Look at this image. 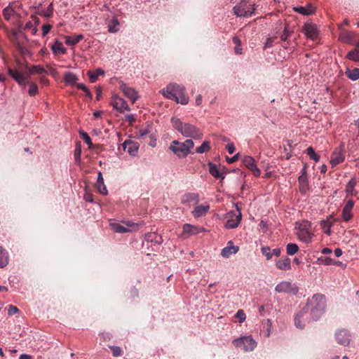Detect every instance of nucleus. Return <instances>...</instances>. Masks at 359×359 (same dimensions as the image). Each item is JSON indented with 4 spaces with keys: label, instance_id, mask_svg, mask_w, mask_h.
<instances>
[{
    "label": "nucleus",
    "instance_id": "c03bdc74",
    "mask_svg": "<svg viewBox=\"0 0 359 359\" xmlns=\"http://www.w3.org/2000/svg\"><path fill=\"white\" fill-rule=\"evenodd\" d=\"M210 149V147L209 146V142L205 141L200 147L196 148V151L198 154H203L205 151H209Z\"/></svg>",
    "mask_w": 359,
    "mask_h": 359
},
{
    "label": "nucleus",
    "instance_id": "864d4df0",
    "mask_svg": "<svg viewBox=\"0 0 359 359\" xmlns=\"http://www.w3.org/2000/svg\"><path fill=\"white\" fill-rule=\"evenodd\" d=\"M342 217L344 221L348 222L353 217L351 210L343 208Z\"/></svg>",
    "mask_w": 359,
    "mask_h": 359
},
{
    "label": "nucleus",
    "instance_id": "aec40b11",
    "mask_svg": "<svg viewBox=\"0 0 359 359\" xmlns=\"http://www.w3.org/2000/svg\"><path fill=\"white\" fill-rule=\"evenodd\" d=\"M199 201L198 194L196 193H188L183 196L182 203L189 207L196 205Z\"/></svg>",
    "mask_w": 359,
    "mask_h": 359
},
{
    "label": "nucleus",
    "instance_id": "f8f14e48",
    "mask_svg": "<svg viewBox=\"0 0 359 359\" xmlns=\"http://www.w3.org/2000/svg\"><path fill=\"white\" fill-rule=\"evenodd\" d=\"M111 104L118 111L122 113L125 111H130V108L127 102L121 97L114 95L111 102Z\"/></svg>",
    "mask_w": 359,
    "mask_h": 359
},
{
    "label": "nucleus",
    "instance_id": "e2e57ef3",
    "mask_svg": "<svg viewBox=\"0 0 359 359\" xmlns=\"http://www.w3.org/2000/svg\"><path fill=\"white\" fill-rule=\"evenodd\" d=\"M226 149H227L228 152L231 154L235 151V146L233 142L228 143L226 146Z\"/></svg>",
    "mask_w": 359,
    "mask_h": 359
},
{
    "label": "nucleus",
    "instance_id": "393cba45",
    "mask_svg": "<svg viewBox=\"0 0 359 359\" xmlns=\"http://www.w3.org/2000/svg\"><path fill=\"white\" fill-rule=\"evenodd\" d=\"M346 57L355 62H359V41L355 43V48L347 53Z\"/></svg>",
    "mask_w": 359,
    "mask_h": 359
},
{
    "label": "nucleus",
    "instance_id": "052dcab7",
    "mask_svg": "<svg viewBox=\"0 0 359 359\" xmlns=\"http://www.w3.org/2000/svg\"><path fill=\"white\" fill-rule=\"evenodd\" d=\"M52 25L46 24L42 27V35L46 36L51 29Z\"/></svg>",
    "mask_w": 359,
    "mask_h": 359
},
{
    "label": "nucleus",
    "instance_id": "bf43d9fd",
    "mask_svg": "<svg viewBox=\"0 0 359 359\" xmlns=\"http://www.w3.org/2000/svg\"><path fill=\"white\" fill-rule=\"evenodd\" d=\"M18 312H19V309L16 306H13V305L9 306L8 311V315L13 316Z\"/></svg>",
    "mask_w": 359,
    "mask_h": 359
},
{
    "label": "nucleus",
    "instance_id": "603ef678",
    "mask_svg": "<svg viewBox=\"0 0 359 359\" xmlns=\"http://www.w3.org/2000/svg\"><path fill=\"white\" fill-rule=\"evenodd\" d=\"M74 158L76 163H80L81 161V144H78L74 150Z\"/></svg>",
    "mask_w": 359,
    "mask_h": 359
},
{
    "label": "nucleus",
    "instance_id": "4d7b16f0",
    "mask_svg": "<svg viewBox=\"0 0 359 359\" xmlns=\"http://www.w3.org/2000/svg\"><path fill=\"white\" fill-rule=\"evenodd\" d=\"M32 29V34H35L37 32L36 27H34L32 21H29L25 24V29Z\"/></svg>",
    "mask_w": 359,
    "mask_h": 359
},
{
    "label": "nucleus",
    "instance_id": "7ed1b4c3",
    "mask_svg": "<svg viewBox=\"0 0 359 359\" xmlns=\"http://www.w3.org/2000/svg\"><path fill=\"white\" fill-rule=\"evenodd\" d=\"M171 124L172 126L183 136L194 139H200L203 136V133L196 126L189 123H184L178 118H172Z\"/></svg>",
    "mask_w": 359,
    "mask_h": 359
},
{
    "label": "nucleus",
    "instance_id": "a18cd8bd",
    "mask_svg": "<svg viewBox=\"0 0 359 359\" xmlns=\"http://www.w3.org/2000/svg\"><path fill=\"white\" fill-rule=\"evenodd\" d=\"M355 186V182L354 181V180H351L348 184H346V192L347 193V195H353V191H354V187Z\"/></svg>",
    "mask_w": 359,
    "mask_h": 359
},
{
    "label": "nucleus",
    "instance_id": "774afa93",
    "mask_svg": "<svg viewBox=\"0 0 359 359\" xmlns=\"http://www.w3.org/2000/svg\"><path fill=\"white\" fill-rule=\"evenodd\" d=\"M126 120L132 124L135 121V118L132 114H128L126 116Z\"/></svg>",
    "mask_w": 359,
    "mask_h": 359
},
{
    "label": "nucleus",
    "instance_id": "6e6d98bb",
    "mask_svg": "<svg viewBox=\"0 0 359 359\" xmlns=\"http://www.w3.org/2000/svg\"><path fill=\"white\" fill-rule=\"evenodd\" d=\"M236 317L239 319L240 323H243L246 318V315L242 309H239L236 314Z\"/></svg>",
    "mask_w": 359,
    "mask_h": 359
},
{
    "label": "nucleus",
    "instance_id": "473e14b6",
    "mask_svg": "<svg viewBox=\"0 0 359 359\" xmlns=\"http://www.w3.org/2000/svg\"><path fill=\"white\" fill-rule=\"evenodd\" d=\"M51 50L53 53L55 55L65 54L67 51L66 48L63 47L62 43L58 40H56L54 44L51 46Z\"/></svg>",
    "mask_w": 359,
    "mask_h": 359
},
{
    "label": "nucleus",
    "instance_id": "c9c22d12",
    "mask_svg": "<svg viewBox=\"0 0 359 359\" xmlns=\"http://www.w3.org/2000/svg\"><path fill=\"white\" fill-rule=\"evenodd\" d=\"M345 74H346V76L352 81H356V80L359 79V69L358 68H354L353 69H347Z\"/></svg>",
    "mask_w": 359,
    "mask_h": 359
},
{
    "label": "nucleus",
    "instance_id": "a211bd4d",
    "mask_svg": "<svg viewBox=\"0 0 359 359\" xmlns=\"http://www.w3.org/2000/svg\"><path fill=\"white\" fill-rule=\"evenodd\" d=\"M120 90L123 93L126 97L131 100L133 103H135L137 100L138 95L137 91L134 88L128 86L126 83H121L120 85Z\"/></svg>",
    "mask_w": 359,
    "mask_h": 359
},
{
    "label": "nucleus",
    "instance_id": "6e6552de",
    "mask_svg": "<svg viewBox=\"0 0 359 359\" xmlns=\"http://www.w3.org/2000/svg\"><path fill=\"white\" fill-rule=\"evenodd\" d=\"M297 236L299 239L304 243H310L313 234L311 233V223L307 221H303L298 224L297 227Z\"/></svg>",
    "mask_w": 359,
    "mask_h": 359
},
{
    "label": "nucleus",
    "instance_id": "2f4dec72",
    "mask_svg": "<svg viewBox=\"0 0 359 359\" xmlns=\"http://www.w3.org/2000/svg\"><path fill=\"white\" fill-rule=\"evenodd\" d=\"M210 209L209 205H198L195 208L192 212L193 215L195 217H200L205 215Z\"/></svg>",
    "mask_w": 359,
    "mask_h": 359
},
{
    "label": "nucleus",
    "instance_id": "69168bd1",
    "mask_svg": "<svg viewBox=\"0 0 359 359\" xmlns=\"http://www.w3.org/2000/svg\"><path fill=\"white\" fill-rule=\"evenodd\" d=\"M323 263L325 264V265H332V264H336V262L334 260H333L331 258H329V257H326L323 260Z\"/></svg>",
    "mask_w": 359,
    "mask_h": 359
},
{
    "label": "nucleus",
    "instance_id": "72a5a7b5",
    "mask_svg": "<svg viewBox=\"0 0 359 359\" xmlns=\"http://www.w3.org/2000/svg\"><path fill=\"white\" fill-rule=\"evenodd\" d=\"M8 264V255L6 250L0 246V268H4Z\"/></svg>",
    "mask_w": 359,
    "mask_h": 359
},
{
    "label": "nucleus",
    "instance_id": "2eb2a0df",
    "mask_svg": "<svg viewBox=\"0 0 359 359\" xmlns=\"http://www.w3.org/2000/svg\"><path fill=\"white\" fill-rule=\"evenodd\" d=\"M345 159V152L344 147H340L337 149L331 155L330 163L332 165L336 166L342 163Z\"/></svg>",
    "mask_w": 359,
    "mask_h": 359
},
{
    "label": "nucleus",
    "instance_id": "39448f33",
    "mask_svg": "<svg viewBox=\"0 0 359 359\" xmlns=\"http://www.w3.org/2000/svg\"><path fill=\"white\" fill-rule=\"evenodd\" d=\"M194 146V143L191 140H187L183 142L174 140L169 146V149L181 158L187 157L191 153V149Z\"/></svg>",
    "mask_w": 359,
    "mask_h": 359
},
{
    "label": "nucleus",
    "instance_id": "9b49d317",
    "mask_svg": "<svg viewBox=\"0 0 359 359\" xmlns=\"http://www.w3.org/2000/svg\"><path fill=\"white\" fill-rule=\"evenodd\" d=\"M275 290L279 293L287 292L292 294H297L299 289L297 286L290 282L282 281L276 286Z\"/></svg>",
    "mask_w": 359,
    "mask_h": 359
},
{
    "label": "nucleus",
    "instance_id": "37998d69",
    "mask_svg": "<svg viewBox=\"0 0 359 359\" xmlns=\"http://www.w3.org/2000/svg\"><path fill=\"white\" fill-rule=\"evenodd\" d=\"M306 154L309 155V158L316 162H318L320 159V156L316 154L314 149L312 147H309L306 149Z\"/></svg>",
    "mask_w": 359,
    "mask_h": 359
},
{
    "label": "nucleus",
    "instance_id": "f3484780",
    "mask_svg": "<svg viewBox=\"0 0 359 359\" xmlns=\"http://www.w3.org/2000/svg\"><path fill=\"white\" fill-rule=\"evenodd\" d=\"M298 182L299 191L304 194H306L309 189V184L308 182L306 168L302 169V175L298 178Z\"/></svg>",
    "mask_w": 359,
    "mask_h": 359
},
{
    "label": "nucleus",
    "instance_id": "bb28decb",
    "mask_svg": "<svg viewBox=\"0 0 359 359\" xmlns=\"http://www.w3.org/2000/svg\"><path fill=\"white\" fill-rule=\"evenodd\" d=\"M208 165L209 168V172L212 176H213L215 178H221L222 180L224 179V175L220 172L215 164L209 163Z\"/></svg>",
    "mask_w": 359,
    "mask_h": 359
},
{
    "label": "nucleus",
    "instance_id": "09e8293b",
    "mask_svg": "<svg viewBox=\"0 0 359 359\" xmlns=\"http://www.w3.org/2000/svg\"><path fill=\"white\" fill-rule=\"evenodd\" d=\"M18 49L20 55L23 57L27 55L30 56L32 55L30 50L27 48L23 46L22 45L18 44Z\"/></svg>",
    "mask_w": 359,
    "mask_h": 359
},
{
    "label": "nucleus",
    "instance_id": "4c0bfd02",
    "mask_svg": "<svg viewBox=\"0 0 359 359\" xmlns=\"http://www.w3.org/2000/svg\"><path fill=\"white\" fill-rule=\"evenodd\" d=\"M79 135L82 140L88 144L90 149H93L95 147V145L92 143L91 139L87 133L83 130H80Z\"/></svg>",
    "mask_w": 359,
    "mask_h": 359
},
{
    "label": "nucleus",
    "instance_id": "a878e982",
    "mask_svg": "<svg viewBox=\"0 0 359 359\" xmlns=\"http://www.w3.org/2000/svg\"><path fill=\"white\" fill-rule=\"evenodd\" d=\"M120 23L116 17H113L112 19L107 22L108 31L110 33H116L120 29Z\"/></svg>",
    "mask_w": 359,
    "mask_h": 359
},
{
    "label": "nucleus",
    "instance_id": "c85d7f7f",
    "mask_svg": "<svg viewBox=\"0 0 359 359\" xmlns=\"http://www.w3.org/2000/svg\"><path fill=\"white\" fill-rule=\"evenodd\" d=\"M84 36L83 34H77L74 35L73 36H65V43L67 46H75L77 44L79 41H81L82 39H83Z\"/></svg>",
    "mask_w": 359,
    "mask_h": 359
},
{
    "label": "nucleus",
    "instance_id": "0eeeda50",
    "mask_svg": "<svg viewBox=\"0 0 359 359\" xmlns=\"http://www.w3.org/2000/svg\"><path fill=\"white\" fill-rule=\"evenodd\" d=\"M232 344L237 348H241L244 352L252 351L257 346L256 341L251 336L241 337L233 340Z\"/></svg>",
    "mask_w": 359,
    "mask_h": 359
},
{
    "label": "nucleus",
    "instance_id": "b1692460",
    "mask_svg": "<svg viewBox=\"0 0 359 359\" xmlns=\"http://www.w3.org/2000/svg\"><path fill=\"white\" fill-rule=\"evenodd\" d=\"M238 247L233 245L231 241L228 243V245L223 248L221 252V255L223 257H229L232 254H236L238 251Z\"/></svg>",
    "mask_w": 359,
    "mask_h": 359
},
{
    "label": "nucleus",
    "instance_id": "0e129e2a",
    "mask_svg": "<svg viewBox=\"0 0 359 359\" xmlns=\"http://www.w3.org/2000/svg\"><path fill=\"white\" fill-rule=\"evenodd\" d=\"M238 156H239V154H236V155H234L233 156H232L231 158L226 157V160L228 163L231 164V163H233L237 161L238 159Z\"/></svg>",
    "mask_w": 359,
    "mask_h": 359
},
{
    "label": "nucleus",
    "instance_id": "c756f323",
    "mask_svg": "<svg viewBox=\"0 0 359 359\" xmlns=\"http://www.w3.org/2000/svg\"><path fill=\"white\" fill-rule=\"evenodd\" d=\"M111 229L116 233H124L131 232V229L126 228L124 225H122L116 222L110 223Z\"/></svg>",
    "mask_w": 359,
    "mask_h": 359
},
{
    "label": "nucleus",
    "instance_id": "3c124183",
    "mask_svg": "<svg viewBox=\"0 0 359 359\" xmlns=\"http://www.w3.org/2000/svg\"><path fill=\"white\" fill-rule=\"evenodd\" d=\"M292 31L288 29V27L285 26L283 33L280 35V39L283 41H286L287 38L292 34Z\"/></svg>",
    "mask_w": 359,
    "mask_h": 359
},
{
    "label": "nucleus",
    "instance_id": "58836bf2",
    "mask_svg": "<svg viewBox=\"0 0 359 359\" xmlns=\"http://www.w3.org/2000/svg\"><path fill=\"white\" fill-rule=\"evenodd\" d=\"M332 225V222H330V219L323 220V221H321V223H320V226H321L324 233L329 236L331 234Z\"/></svg>",
    "mask_w": 359,
    "mask_h": 359
},
{
    "label": "nucleus",
    "instance_id": "e433bc0d",
    "mask_svg": "<svg viewBox=\"0 0 359 359\" xmlns=\"http://www.w3.org/2000/svg\"><path fill=\"white\" fill-rule=\"evenodd\" d=\"M78 78L75 74L72 72H66L64 77V81L67 84L74 85Z\"/></svg>",
    "mask_w": 359,
    "mask_h": 359
},
{
    "label": "nucleus",
    "instance_id": "cd10ccee",
    "mask_svg": "<svg viewBox=\"0 0 359 359\" xmlns=\"http://www.w3.org/2000/svg\"><path fill=\"white\" fill-rule=\"evenodd\" d=\"M294 11L304 15H309L315 12V8L311 5H306V6H299L294 8Z\"/></svg>",
    "mask_w": 359,
    "mask_h": 359
},
{
    "label": "nucleus",
    "instance_id": "f03ea898",
    "mask_svg": "<svg viewBox=\"0 0 359 359\" xmlns=\"http://www.w3.org/2000/svg\"><path fill=\"white\" fill-rule=\"evenodd\" d=\"M162 93L168 99L173 100L177 103L187 104L189 102V97L185 92V88L178 84H169Z\"/></svg>",
    "mask_w": 359,
    "mask_h": 359
},
{
    "label": "nucleus",
    "instance_id": "9d476101",
    "mask_svg": "<svg viewBox=\"0 0 359 359\" xmlns=\"http://www.w3.org/2000/svg\"><path fill=\"white\" fill-rule=\"evenodd\" d=\"M242 215L241 211L237 209L236 212L230 211L227 213L226 222L224 225L226 229H234L238 226L241 222Z\"/></svg>",
    "mask_w": 359,
    "mask_h": 359
},
{
    "label": "nucleus",
    "instance_id": "13d9d810",
    "mask_svg": "<svg viewBox=\"0 0 359 359\" xmlns=\"http://www.w3.org/2000/svg\"><path fill=\"white\" fill-rule=\"evenodd\" d=\"M276 37H269L266 39V43L264 44V48H271L273 46V42Z\"/></svg>",
    "mask_w": 359,
    "mask_h": 359
},
{
    "label": "nucleus",
    "instance_id": "f257e3e1",
    "mask_svg": "<svg viewBox=\"0 0 359 359\" xmlns=\"http://www.w3.org/2000/svg\"><path fill=\"white\" fill-rule=\"evenodd\" d=\"M305 306L313 320H318L324 313L326 306L325 295L318 293L313 294L311 298L308 299Z\"/></svg>",
    "mask_w": 359,
    "mask_h": 359
},
{
    "label": "nucleus",
    "instance_id": "4468645a",
    "mask_svg": "<svg viewBox=\"0 0 359 359\" xmlns=\"http://www.w3.org/2000/svg\"><path fill=\"white\" fill-rule=\"evenodd\" d=\"M243 164L250 170L255 177L260 175L261 172L255 164V161L252 157L250 156H244L243 158Z\"/></svg>",
    "mask_w": 359,
    "mask_h": 359
},
{
    "label": "nucleus",
    "instance_id": "ddd939ff",
    "mask_svg": "<svg viewBox=\"0 0 359 359\" xmlns=\"http://www.w3.org/2000/svg\"><path fill=\"white\" fill-rule=\"evenodd\" d=\"M335 339L339 344L346 346L350 344L351 334L345 329L339 330L335 333Z\"/></svg>",
    "mask_w": 359,
    "mask_h": 359
},
{
    "label": "nucleus",
    "instance_id": "4be33fe9",
    "mask_svg": "<svg viewBox=\"0 0 359 359\" xmlns=\"http://www.w3.org/2000/svg\"><path fill=\"white\" fill-rule=\"evenodd\" d=\"M18 7V3L12 2L3 10V15L6 20H9L12 15H18L16 8Z\"/></svg>",
    "mask_w": 359,
    "mask_h": 359
},
{
    "label": "nucleus",
    "instance_id": "79ce46f5",
    "mask_svg": "<svg viewBox=\"0 0 359 359\" xmlns=\"http://www.w3.org/2000/svg\"><path fill=\"white\" fill-rule=\"evenodd\" d=\"M38 15L43 16L44 18H50L53 13V7L52 4H50L48 7L47 11H40L36 13Z\"/></svg>",
    "mask_w": 359,
    "mask_h": 359
},
{
    "label": "nucleus",
    "instance_id": "dca6fc26",
    "mask_svg": "<svg viewBox=\"0 0 359 359\" xmlns=\"http://www.w3.org/2000/svg\"><path fill=\"white\" fill-rule=\"evenodd\" d=\"M303 32L306 38L313 41L316 40L318 36L317 27L313 23H305L303 27Z\"/></svg>",
    "mask_w": 359,
    "mask_h": 359
},
{
    "label": "nucleus",
    "instance_id": "338daca9",
    "mask_svg": "<svg viewBox=\"0 0 359 359\" xmlns=\"http://www.w3.org/2000/svg\"><path fill=\"white\" fill-rule=\"evenodd\" d=\"M354 205V202L352 200H348L346 203V204L345 205L344 208L346 210H352V208Z\"/></svg>",
    "mask_w": 359,
    "mask_h": 359
},
{
    "label": "nucleus",
    "instance_id": "1a4fd4ad",
    "mask_svg": "<svg viewBox=\"0 0 359 359\" xmlns=\"http://www.w3.org/2000/svg\"><path fill=\"white\" fill-rule=\"evenodd\" d=\"M313 320L312 318L304 306L294 316V325L297 328L304 329L306 323Z\"/></svg>",
    "mask_w": 359,
    "mask_h": 359
},
{
    "label": "nucleus",
    "instance_id": "f704fd0d",
    "mask_svg": "<svg viewBox=\"0 0 359 359\" xmlns=\"http://www.w3.org/2000/svg\"><path fill=\"white\" fill-rule=\"evenodd\" d=\"M104 72L102 69H97L95 72H88V76H89V80L91 83H95L100 75H104Z\"/></svg>",
    "mask_w": 359,
    "mask_h": 359
},
{
    "label": "nucleus",
    "instance_id": "de8ad7c7",
    "mask_svg": "<svg viewBox=\"0 0 359 359\" xmlns=\"http://www.w3.org/2000/svg\"><path fill=\"white\" fill-rule=\"evenodd\" d=\"M109 348L111 349V351L112 352V355L114 357H118V356L122 355V354H123V351L120 346H109Z\"/></svg>",
    "mask_w": 359,
    "mask_h": 359
},
{
    "label": "nucleus",
    "instance_id": "6ab92c4d",
    "mask_svg": "<svg viewBox=\"0 0 359 359\" xmlns=\"http://www.w3.org/2000/svg\"><path fill=\"white\" fill-rule=\"evenodd\" d=\"M202 231H203V228L194 226L189 224H185L183 226V231L182 235L184 238H188L192 235L198 234Z\"/></svg>",
    "mask_w": 359,
    "mask_h": 359
},
{
    "label": "nucleus",
    "instance_id": "49530a36",
    "mask_svg": "<svg viewBox=\"0 0 359 359\" xmlns=\"http://www.w3.org/2000/svg\"><path fill=\"white\" fill-rule=\"evenodd\" d=\"M261 251L262 255L266 257V259L269 260L273 257L272 251L269 247H262Z\"/></svg>",
    "mask_w": 359,
    "mask_h": 359
},
{
    "label": "nucleus",
    "instance_id": "7c9ffc66",
    "mask_svg": "<svg viewBox=\"0 0 359 359\" xmlns=\"http://www.w3.org/2000/svg\"><path fill=\"white\" fill-rule=\"evenodd\" d=\"M123 148L132 156H135L138 151V147L130 141H125Z\"/></svg>",
    "mask_w": 359,
    "mask_h": 359
},
{
    "label": "nucleus",
    "instance_id": "412c9836",
    "mask_svg": "<svg viewBox=\"0 0 359 359\" xmlns=\"http://www.w3.org/2000/svg\"><path fill=\"white\" fill-rule=\"evenodd\" d=\"M356 37L357 35L355 32L348 31L343 32L339 36V39L342 42L353 44L354 46L355 45V43L359 41Z\"/></svg>",
    "mask_w": 359,
    "mask_h": 359
},
{
    "label": "nucleus",
    "instance_id": "5fc2aeb1",
    "mask_svg": "<svg viewBox=\"0 0 359 359\" xmlns=\"http://www.w3.org/2000/svg\"><path fill=\"white\" fill-rule=\"evenodd\" d=\"M76 87H77L78 89L83 90L86 93V95L88 97H92L91 93L90 92V90L86 86L85 84H83V83H79V84L76 85Z\"/></svg>",
    "mask_w": 359,
    "mask_h": 359
},
{
    "label": "nucleus",
    "instance_id": "680f3d73",
    "mask_svg": "<svg viewBox=\"0 0 359 359\" xmlns=\"http://www.w3.org/2000/svg\"><path fill=\"white\" fill-rule=\"evenodd\" d=\"M97 189H98V191H99V192L100 194H102L103 195H107V189L105 185L104 184V183L97 185Z\"/></svg>",
    "mask_w": 359,
    "mask_h": 359
},
{
    "label": "nucleus",
    "instance_id": "8fccbe9b",
    "mask_svg": "<svg viewBox=\"0 0 359 359\" xmlns=\"http://www.w3.org/2000/svg\"><path fill=\"white\" fill-rule=\"evenodd\" d=\"M123 223L126 228L131 229V231H137L139 229V224L131 221H125Z\"/></svg>",
    "mask_w": 359,
    "mask_h": 359
},
{
    "label": "nucleus",
    "instance_id": "20e7f679",
    "mask_svg": "<svg viewBox=\"0 0 359 359\" xmlns=\"http://www.w3.org/2000/svg\"><path fill=\"white\" fill-rule=\"evenodd\" d=\"M8 73L19 85L25 86L29 75L35 74L41 75L46 74L47 71L41 65H33L29 68L27 75L11 67L8 68Z\"/></svg>",
    "mask_w": 359,
    "mask_h": 359
},
{
    "label": "nucleus",
    "instance_id": "a19ab883",
    "mask_svg": "<svg viewBox=\"0 0 359 359\" xmlns=\"http://www.w3.org/2000/svg\"><path fill=\"white\" fill-rule=\"evenodd\" d=\"M29 86V88L28 90V94L29 96L33 97L35 96L39 93V89L37 85L34 82H26Z\"/></svg>",
    "mask_w": 359,
    "mask_h": 359
},
{
    "label": "nucleus",
    "instance_id": "423d86ee",
    "mask_svg": "<svg viewBox=\"0 0 359 359\" xmlns=\"http://www.w3.org/2000/svg\"><path fill=\"white\" fill-rule=\"evenodd\" d=\"M257 6L255 4H248L245 0L241 1L233 7V13L238 17L248 18L255 13Z\"/></svg>",
    "mask_w": 359,
    "mask_h": 359
},
{
    "label": "nucleus",
    "instance_id": "5701e85b",
    "mask_svg": "<svg viewBox=\"0 0 359 359\" xmlns=\"http://www.w3.org/2000/svg\"><path fill=\"white\" fill-rule=\"evenodd\" d=\"M276 266L283 271H289L291 269V261L287 257H284L276 260Z\"/></svg>",
    "mask_w": 359,
    "mask_h": 359
},
{
    "label": "nucleus",
    "instance_id": "ea45409f",
    "mask_svg": "<svg viewBox=\"0 0 359 359\" xmlns=\"http://www.w3.org/2000/svg\"><path fill=\"white\" fill-rule=\"evenodd\" d=\"M299 250V247L295 243H288L286 246V251L288 255H294Z\"/></svg>",
    "mask_w": 359,
    "mask_h": 359
}]
</instances>
